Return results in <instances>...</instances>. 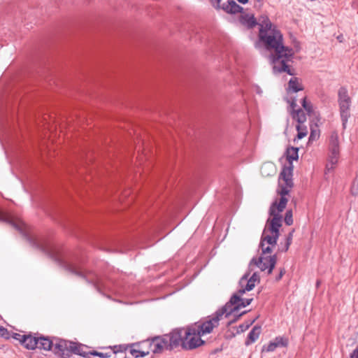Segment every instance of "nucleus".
Wrapping results in <instances>:
<instances>
[{"instance_id":"nucleus-1","label":"nucleus","mask_w":358,"mask_h":358,"mask_svg":"<svg viewBox=\"0 0 358 358\" xmlns=\"http://www.w3.org/2000/svg\"><path fill=\"white\" fill-rule=\"evenodd\" d=\"M259 24L260 41L267 50L273 51L268 57L273 73L276 74L286 72L293 76L294 72L287 64V62L293 59V49L283 45L282 34L267 17H262L259 20Z\"/></svg>"},{"instance_id":"nucleus-2","label":"nucleus","mask_w":358,"mask_h":358,"mask_svg":"<svg viewBox=\"0 0 358 358\" xmlns=\"http://www.w3.org/2000/svg\"><path fill=\"white\" fill-rule=\"evenodd\" d=\"M38 343L37 348L52 350L62 358H69L71 353L84 355L83 346L71 341L57 338L50 340L48 337H38Z\"/></svg>"},{"instance_id":"nucleus-3","label":"nucleus","mask_w":358,"mask_h":358,"mask_svg":"<svg viewBox=\"0 0 358 358\" xmlns=\"http://www.w3.org/2000/svg\"><path fill=\"white\" fill-rule=\"evenodd\" d=\"M272 218L268 219L263 231L259 248L260 255H272L273 249L275 247L280 236L279 229L282 226V217L280 213L269 214Z\"/></svg>"},{"instance_id":"nucleus-4","label":"nucleus","mask_w":358,"mask_h":358,"mask_svg":"<svg viewBox=\"0 0 358 358\" xmlns=\"http://www.w3.org/2000/svg\"><path fill=\"white\" fill-rule=\"evenodd\" d=\"M293 166L284 167L282 170L278 181V189L277 190L280 197L276 199L271 205L269 214L281 213L285 208L288 199L287 195L293 186L292 182Z\"/></svg>"},{"instance_id":"nucleus-5","label":"nucleus","mask_w":358,"mask_h":358,"mask_svg":"<svg viewBox=\"0 0 358 358\" xmlns=\"http://www.w3.org/2000/svg\"><path fill=\"white\" fill-rule=\"evenodd\" d=\"M338 102L343 129L346 128L348 118L350 117L351 98L345 87H341L338 92Z\"/></svg>"},{"instance_id":"nucleus-6","label":"nucleus","mask_w":358,"mask_h":358,"mask_svg":"<svg viewBox=\"0 0 358 358\" xmlns=\"http://www.w3.org/2000/svg\"><path fill=\"white\" fill-rule=\"evenodd\" d=\"M225 317V312L221 308L217 310L215 314L208 317L207 320L203 322H198L194 324V327L203 336L212 332L215 327L219 325V322Z\"/></svg>"},{"instance_id":"nucleus-7","label":"nucleus","mask_w":358,"mask_h":358,"mask_svg":"<svg viewBox=\"0 0 358 358\" xmlns=\"http://www.w3.org/2000/svg\"><path fill=\"white\" fill-rule=\"evenodd\" d=\"M203 336L194 325L187 327L185 330V336L182 341V347L185 350H192L201 346L205 343L201 337Z\"/></svg>"},{"instance_id":"nucleus-8","label":"nucleus","mask_w":358,"mask_h":358,"mask_svg":"<svg viewBox=\"0 0 358 358\" xmlns=\"http://www.w3.org/2000/svg\"><path fill=\"white\" fill-rule=\"evenodd\" d=\"M329 161L326 166V169L329 171L333 170L334 166L337 164L339 158V140L338 134L336 131H333L329 140Z\"/></svg>"},{"instance_id":"nucleus-9","label":"nucleus","mask_w":358,"mask_h":358,"mask_svg":"<svg viewBox=\"0 0 358 358\" xmlns=\"http://www.w3.org/2000/svg\"><path fill=\"white\" fill-rule=\"evenodd\" d=\"M29 242L35 247L41 250L43 252L49 255L51 258L55 259L56 262H59L61 264H64L69 270H70L72 273H75L79 275V273L76 272L73 268H71V266L67 264L66 262H63V260L59 257L58 252L56 251L55 248L52 245H50L47 243L41 241H38L31 238H28Z\"/></svg>"},{"instance_id":"nucleus-10","label":"nucleus","mask_w":358,"mask_h":358,"mask_svg":"<svg viewBox=\"0 0 358 358\" xmlns=\"http://www.w3.org/2000/svg\"><path fill=\"white\" fill-rule=\"evenodd\" d=\"M239 293V290L237 293L234 294L230 299V300L222 307L225 312V317H227L231 313L238 311L240 308L246 307L250 305L252 301V299H243Z\"/></svg>"},{"instance_id":"nucleus-11","label":"nucleus","mask_w":358,"mask_h":358,"mask_svg":"<svg viewBox=\"0 0 358 358\" xmlns=\"http://www.w3.org/2000/svg\"><path fill=\"white\" fill-rule=\"evenodd\" d=\"M179 343V335L177 332H174L167 338H155L151 343V347L154 353L160 352L163 349L176 347Z\"/></svg>"},{"instance_id":"nucleus-12","label":"nucleus","mask_w":358,"mask_h":358,"mask_svg":"<svg viewBox=\"0 0 358 358\" xmlns=\"http://www.w3.org/2000/svg\"><path fill=\"white\" fill-rule=\"evenodd\" d=\"M277 262L276 255H260L258 258H252L250 261V265H256L261 271L267 270L268 274H271Z\"/></svg>"},{"instance_id":"nucleus-13","label":"nucleus","mask_w":358,"mask_h":358,"mask_svg":"<svg viewBox=\"0 0 358 358\" xmlns=\"http://www.w3.org/2000/svg\"><path fill=\"white\" fill-rule=\"evenodd\" d=\"M259 282V277L257 273H254L250 277L248 274L244 275L240 280L239 293L243 294L247 291L252 290L257 282Z\"/></svg>"},{"instance_id":"nucleus-14","label":"nucleus","mask_w":358,"mask_h":358,"mask_svg":"<svg viewBox=\"0 0 358 358\" xmlns=\"http://www.w3.org/2000/svg\"><path fill=\"white\" fill-rule=\"evenodd\" d=\"M13 338L23 345L28 350H34L37 348L38 345V337L34 336L31 334H15Z\"/></svg>"},{"instance_id":"nucleus-15","label":"nucleus","mask_w":358,"mask_h":358,"mask_svg":"<svg viewBox=\"0 0 358 358\" xmlns=\"http://www.w3.org/2000/svg\"><path fill=\"white\" fill-rule=\"evenodd\" d=\"M0 221L7 222L12 226H13L17 230L20 231V232L23 231V226L24 223L19 220L15 219L13 215L10 214L6 213L0 209Z\"/></svg>"},{"instance_id":"nucleus-16","label":"nucleus","mask_w":358,"mask_h":358,"mask_svg":"<svg viewBox=\"0 0 358 358\" xmlns=\"http://www.w3.org/2000/svg\"><path fill=\"white\" fill-rule=\"evenodd\" d=\"M290 106L292 109V115L294 120H296L299 124H303L306 121V116L304 111L302 109L295 110L296 106V100L293 99L290 101Z\"/></svg>"},{"instance_id":"nucleus-17","label":"nucleus","mask_w":358,"mask_h":358,"mask_svg":"<svg viewBox=\"0 0 358 358\" xmlns=\"http://www.w3.org/2000/svg\"><path fill=\"white\" fill-rule=\"evenodd\" d=\"M220 8L228 13H238L243 10V8L234 0H228L227 3L220 6Z\"/></svg>"},{"instance_id":"nucleus-18","label":"nucleus","mask_w":358,"mask_h":358,"mask_svg":"<svg viewBox=\"0 0 358 358\" xmlns=\"http://www.w3.org/2000/svg\"><path fill=\"white\" fill-rule=\"evenodd\" d=\"M261 334V327L255 326L248 334L247 340L245 342V345H250L252 343L255 342Z\"/></svg>"},{"instance_id":"nucleus-19","label":"nucleus","mask_w":358,"mask_h":358,"mask_svg":"<svg viewBox=\"0 0 358 358\" xmlns=\"http://www.w3.org/2000/svg\"><path fill=\"white\" fill-rule=\"evenodd\" d=\"M303 87L296 77L292 78L288 83V92H297L303 90Z\"/></svg>"},{"instance_id":"nucleus-20","label":"nucleus","mask_w":358,"mask_h":358,"mask_svg":"<svg viewBox=\"0 0 358 358\" xmlns=\"http://www.w3.org/2000/svg\"><path fill=\"white\" fill-rule=\"evenodd\" d=\"M298 151L299 149L297 148H288L287 149L286 153H287V159L289 161L290 165L292 164V162L293 160L298 159L299 155H298Z\"/></svg>"},{"instance_id":"nucleus-21","label":"nucleus","mask_w":358,"mask_h":358,"mask_svg":"<svg viewBox=\"0 0 358 358\" xmlns=\"http://www.w3.org/2000/svg\"><path fill=\"white\" fill-rule=\"evenodd\" d=\"M261 173L264 176H270L275 173V167L273 164L265 163L261 167Z\"/></svg>"},{"instance_id":"nucleus-22","label":"nucleus","mask_w":358,"mask_h":358,"mask_svg":"<svg viewBox=\"0 0 358 358\" xmlns=\"http://www.w3.org/2000/svg\"><path fill=\"white\" fill-rule=\"evenodd\" d=\"M296 130L298 131L296 138L299 140L305 137L308 134L307 127L303 124H299L296 126Z\"/></svg>"},{"instance_id":"nucleus-23","label":"nucleus","mask_w":358,"mask_h":358,"mask_svg":"<svg viewBox=\"0 0 358 358\" xmlns=\"http://www.w3.org/2000/svg\"><path fill=\"white\" fill-rule=\"evenodd\" d=\"M302 106L309 115H311L314 113L313 104L307 101L306 97L302 99Z\"/></svg>"},{"instance_id":"nucleus-24","label":"nucleus","mask_w":358,"mask_h":358,"mask_svg":"<svg viewBox=\"0 0 358 358\" xmlns=\"http://www.w3.org/2000/svg\"><path fill=\"white\" fill-rule=\"evenodd\" d=\"M277 347H286L288 344V340L283 337H276L274 340Z\"/></svg>"},{"instance_id":"nucleus-25","label":"nucleus","mask_w":358,"mask_h":358,"mask_svg":"<svg viewBox=\"0 0 358 358\" xmlns=\"http://www.w3.org/2000/svg\"><path fill=\"white\" fill-rule=\"evenodd\" d=\"M284 220L285 224L288 226H290L293 224V215L292 210H288L286 211Z\"/></svg>"},{"instance_id":"nucleus-26","label":"nucleus","mask_w":358,"mask_h":358,"mask_svg":"<svg viewBox=\"0 0 358 358\" xmlns=\"http://www.w3.org/2000/svg\"><path fill=\"white\" fill-rule=\"evenodd\" d=\"M277 345L273 341H271L267 346H264L262 351H266V352H273L276 348Z\"/></svg>"},{"instance_id":"nucleus-27","label":"nucleus","mask_w":358,"mask_h":358,"mask_svg":"<svg viewBox=\"0 0 358 358\" xmlns=\"http://www.w3.org/2000/svg\"><path fill=\"white\" fill-rule=\"evenodd\" d=\"M148 352H141V351H138V350H131V354L132 355L133 357H134L135 358H138V357H145L146 355H148Z\"/></svg>"},{"instance_id":"nucleus-28","label":"nucleus","mask_w":358,"mask_h":358,"mask_svg":"<svg viewBox=\"0 0 358 358\" xmlns=\"http://www.w3.org/2000/svg\"><path fill=\"white\" fill-rule=\"evenodd\" d=\"M351 193L353 195H357L358 193V177L357 176L355 181L353 182L351 187Z\"/></svg>"},{"instance_id":"nucleus-29","label":"nucleus","mask_w":358,"mask_h":358,"mask_svg":"<svg viewBox=\"0 0 358 358\" xmlns=\"http://www.w3.org/2000/svg\"><path fill=\"white\" fill-rule=\"evenodd\" d=\"M91 355L98 356L101 358H108L110 357V355L108 353L99 352L96 351L91 352Z\"/></svg>"},{"instance_id":"nucleus-30","label":"nucleus","mask_w":358,"mask_h":358,"mask_svg":"<svg viewBox=\"0 0 358 358\" xmlns=\"http://www.w3.org/2000/svg\"><path fill=\"white\" fill-rule=\"evenodd\" d=\"M293 232L294 231H291L287 237V243H286V248H285V250H287L289 245H291L292 243V237H293Z\"/></svg>"},{"instance_id":"nucleus-31","label":"nucleus","mask_w":358,"mask_h":358,"mask_svg":"<svg viewBox=\"0 0 358 358\" xmlns=\"http://www.w3.org/2000/svg\"><path fill=\"white\" fill-rule=\"evenodd\" d=\"M221 0H210L211 4L215 9H220Z\"/></svg>"},{"instance_id":"nucleus-32","label":"nucleus","mask_w":358,"mask_h":358,"mask_svg":"<svg viewBox=\"0 0 358 358\" xmlns=\"http://www.w3.org/2000/svg\"><path fill=\"white\" fill-rule=\"evenodd\" d=\"M285 273V268L280 269V273H279L278 275L276 277L275 280L277 281L280 280L282 278V276L284 275Z\"/></svg>"},{"instance_id":"nucleus-33","label":"nucleus","mask_w":358,"mask_h":358,"mask_svg":"<svg viewBox=\"0 0 358 358\" xmlns=\"http://www.w3.org/2000/svg\"><path fill=\"white\" fill-rule=\"evenodd\" d=\"M350 358H358V348L351 353Z\"/></svg>"},{"instance_id":"nucleus-34","label":"nucleus","mask_w":358,"mask_h":358,"mask_svg":"<svg viewBox=\"0 0 358 358\" xmlns=\"http://www.w3.org/2000/svg\"><path fill=\"white\" fill-rule=\"evenodd\" d=\"M6 331H7L6 329H5L3 327H0V335L1 336H4Z\"/></svg>"},{"instance_id":"nucleus-35","label":"nucleus","mask_w":358,"mask_h":358,"mask_svg":"<svg viewBox=\"0 0 358 358\" xmlns=\"http://www.w3.org/2000/svg\"><path fill=\"white\" fill-rule=\"evenodd\" d=\"M238 1L241 3H246L248 1V0H238Z\"/></svg>"},{"instance_id":"nucleus-36","label":"nucleus","mask_w":358,"mask_h":358,"mask_svg":"<svg viewBox=\"0 0 358 358\" xmlns=\"http://www.w3.org/2000/svg\"><path fill=\"white\" fill-rule=\"evenodd\" d=\"M241 329V331H243L244 330V326L243 325H240L239 327Z\"/></svg>"},{"instance_id":"nucleus-37","label":"nucleus","mask_w":358,"mask_h":358,"mask_svg":"<svg viewBox=\"0 0 358 358\" xmlns=\"http://www.w3.org/2000/svg\"><path fill=\"white\" fill-rule=\"evenodd\" d=\"M255 24V22L254 19H252V24Z\"/></svg>"},{"instance_id":"nucleus-38","label":"nucleus","mask_w":358,"mask_h":358,"mask_svg":"<svg viewBox=\"0 0 358 358\" xmlns=\"http://www.w3.org/2000/svg\"><path fill=\"white\" fill-rule=\"evenodd\" d=\"M320 285V281H317V287H318Z\"/></svg>"},{"instance_id":"nucleus-39","label":"nucleus","mask_w":358,"mask_h":358,"mask_svg":"<svg viewBox=\"0 0 358 358\" xmlns=\"http://www.w3.org/2000/svg\"><path fill=\"white\" fill-rule=\"evenodd\" d=\"M313 137V134L310 136V139Z\"/></svg>"}]
</instances>
